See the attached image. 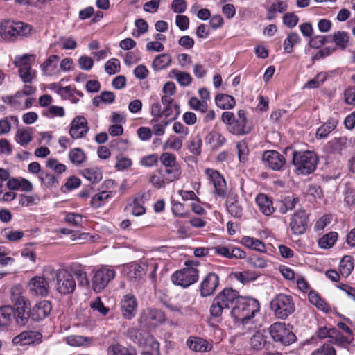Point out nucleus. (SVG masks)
I'll return each instance as SVG.
<instances>
[{
	"label": "nucleus",
	"mask_w": 355,
	"mask_h": 355,
	"mask_svg": "<svg viewBox=\"0 0 355 355\" xmlns=\"http://www.w3.org/2000/svg\"><path fill=\"white\" fill-rule=\"evenodd\" d=\"M259 310L260 304L257 300L240 296L232 309L231 315L236 321L244 324L254 318Z\"/></svg>",
	"instance_id": "nucleus-1"
},
{
	"label": "nucleus",
	"mask_w": 355,
	"mask_h": 355,
	"mask_svg": "<svg viewBox=\"0 0 355 355\" xmlns=\"http://www.w3.org/2000/svg\"><path fill=\"white\" fill-rule=\"evenodd\" d=\"M44 272L51 275L55 290L61 295H69L74 292L76 282L72 273L65 268L55 270L51 266L45 268Z\"/></svg>",
	"instance_id": "nucleus-2"
},
{
	"label": "nucleus",
	"mask_w": 355,
	"mask_h": 355,
	"mask_svg": "<svg viewBox=\"0 0 355 355\" xmlns=\"http://www.w3.org/2000/svg\"><path fill=\"white\" fill-rule=\"evenodd\" d=\"M240 297L238 291L232 288H226L220 292L214 299L210 306V314L212 317H220L224 309H228L236 303Z\"/></svg>",
	"instance_id": "nucleus-3"
},
{
	"label": "nucleus",
	"mask_w": 355,
	"mask_h": 355,
	"mask_svg": "<svg viewBox=\"0 0 355 355\" xmlns=\"http://www.w3.org/2000/svg\"><path fill=\"white\" fill-rule=\"evenodd\" d=\"M184 264V268L172 274L171 279L174 284L185 288L198 280L199 270L197 266L199 263L198 261H187Z\"/></svg>",
	"instance_id": "nucleus-4"
},
{
	"label": "nucleus",
	"mask_w": 355,
	"mask_h": 355,
	"mask_svg": "<svg viewBox=\"0 0 355 355\" xmlns=\"http://www.w3.org/2000/svg\"><path fill=\"white\" fill-rule=\"evenodd\" d=\"M10 301L12 306L17 312V324L24 326L29 319V313L26 311L29 303L26 300L22 288L15 286L11 288Z\"/></svg>",
	"instance_id": "nucleus-5"
},
{
	"label": "nucleus",
	"mask_w": 355,
	"mask_h": 355,
	"mask_svg": "<svg viewBox=\"0 0 355 355\" xmlns=\"http://www.w3.org/2000/svg\"><path fill=\"white\" fill-rule=\"evenodd\" d=\"M270 308L274 315L281 320L286 319L295 310L292 296L284 293H279L271 300Z\"/></svg>",
	"instance_id": "nucleus-6"
},
{
	"label": "nucleus",
	"mask_w": 355,
	"mask_h": 355,
	"mask_svg": "<svg viewBox=\"0 0 355 355\" xmlns=\"http://www.w3.org/2000/svg\"><path fill=\"white\" fill-rule=\"evenodd\" d=\"M31 26L22 21L5 20L0 24V35L2 39L13 41L18 37L28 36L31 34Z\"/></svg>",
	"instance_id": "nucleus-7"
},
{
	"label": "nucleus",
	"mask_w": 355,
	"mask_h": 355,
	"mask_svg": "<svg viewBox=\"0 0 355 355\" xmlns=\"http://www.w3.org/2000/svg\"><path fill=\"white\" fill-rule=\"evenodd\" d=\"M293 164L298 174L309 175L315 169L318 157L311 151L294 152Z\"/></svg>",
	"instance_id": "nucleus-8"
},
{
	"label": "nucleus",
	"mask_w": 355,
	"mask_h": 355,
	"mask_svg": "<svg viewBox=\"0 0 355 355\" xmlns=\"http://www.w3.org/2000/svg\"><path fill=\"white\" fill-rule=\"evenodd\" d=\"M269 331L275 342H279L284 345H290L296 340V336L291 330L290 324L285 322H275L270 327Z\"/></svg>",
	"instance_id": "nucleus-9"
},
{
	"label": "nucleus",
	"mask_w": 355,
	"mask_h": 355,
	"mask_svg": "<svg viewBox=\"0 0 355 355\" xmlns=\"http://www.w3.org/2000/svg\"><path fill=\"white\" fill-rule=\"evenodd\" d=\"M116 276L115 270L107 266H103L94 271L92 287L96 293L101 292Z\"/></svg>",
	"instance_id": "nucleus-10"
},
{
	"label": "nucleus",
	"mask_w": 355,
	"mask_h": 355,
	"mask_svg": "<svg viewBox=\"0 0 355 355\" xmlns=\"http://www.w3.org/2000/svg\"><path fill=\"white\" fill-rule=\"evenodd\" d=\"M205 174L209 177L214 185V193L216 197L225 198L227 193V187L224 177L216 170L207 168Z\"/></svg>",
	"instance_id": "nucleus-11"
},
{
	"label": "nucleus",
	"mask_w": 355,
	"mask_h": 355,
	"mask_svg": "<svg viewBox=\"0 0 355 355\" xmlns=\"http://www.w3.org/2000/svg\"><path fill=\"white\" fill-rule=\"evenodd\" d=\"M138 320L144 326L157 324L165 321V315L159 309L146 308L141 311Z\"/></svg>",
	"instance_id": "nucleus-12"
},
{
	"label": "nucleus",
	"mask_w": 355,
	"mask_h": 355,
	"mask_svg": "<svg viewBox=\"0 0 355 355\" xmlns=\"http://www.w3.org/2000/svg\"><path fill=\"white\" fill-rule=\"evenodd\" d=\"M264 165L273 171H280L286 164L285 157L276 150H267L263 153Z\"/></svg>",
	"instance_id": "nucleus-13"
},
{
	"label": "nucleus",
	"mask_w": 355,
	"mask_h": 355,
	"mask_svg": "<svg viewBox=\"0 0 355 355\" xmlns=\"http://www.w3.org/2000/svg\"><path fill=\"white\" fill-rule=\"evenodd\" d=\"M121 311L123 318L127 320L133 318L137 312V300L136 297L128 293L125 295L120 302Z\"/></svg>",
	"instance_id": "nucleus-14"
},
{
	"label": "nucleus",
	"mask_w": 355,
	"mask_h": 355,
	"mask_svg": "<svg viewBox=\"0 0 355 355\" xmlns=\"http://www.w3.org/2000/svg\"><path fill=\"white\" fill-rule=\"evenodd\" d=\"M89 130L87 119L82 116H76L71 121L69 133L73 139L85 137Z\"/></svg>",
	"instance_id": "nucleus-15"
},
{
	"label": "nucleus",
	"mask_w": 355,
	"mask_h": 355,
	"mask_svg": "<svg viewBox=\"0 0 355 355\" xmlns=\"http://www.w3.org/2000/svg\"><path fill=\"white\" fill-rule=\"evenodd\" d=\"M219 285V277L214 272L208 273L200 284V294L202 297L213 295Z\"/></svg>",
	"instance_id": "nucleus-16"
},
{
	"label": "nucleus",
	"mask_w": 355,
	"mask_h": 355,
	"mask_svg": "<svg viewBox=\"0 0 355 355\" xmlns=\"http://www.w3.org/2000/svg\"><path fill=\"white\" fill-rule=\"evenodd\" d=\"M308 218L304 211L295 213L291 218L290 228L293 234H302L306 229Z\"/></svg>",
	"instance_id": "nucleus-17"
},
{
	"label": "nucleus",
	"mask_w": 355,
	"mask_h": 355,
	"mask_svg": "<svg viewBox=\"0 0 355 355\" xmlns=\"http://www.w3.org/2000/svg\"><path fill=\"white\" fill-rule=\"evenodd\" d=\"M214 250L216 254L227 259H245L246 253L240 248L233 245H217Z\"/></svg>",
	"instance_id": "nucleus-18"
},
{
	"label": "nucleus",
	"mask_w": 355,
	"mask_h": 355,
	"mask_svg": "<svg viewBox=\"0 0 355 355\" xmlns=\"http://www.w3.org/2000/svg\"><path fill=\"white\" fill-rule=\"evenodd\" d=\"M189 348L196 352L206 353L210 352L212 348V341H208L201 337L190 336L187 340Z\"/></svg>",
	"instance_id": "nucleus-19"
},
{
	"label": "nucleus",
	"mask_w": 355,
	"mask_h": 355,
	"mask_svg": "<svg viewBox=\"0 0 355 355\" xmlns=\"http://www.w3.org/2000/svg\"><path fill=\"white\" fill-rule=\"evenodd\" d=\"M52 306L49 301L42 300L37 303L32 309L30 316L35 321L46 318L51 313Z\"/></svg>",
	"instance_id": "nucleus-20"
},
{
	"label": "nucleus",
	"mask_w": 355,
	"mask_h": 355,
	"mask_svg": "<svg viewBox=\"0 0 355 355\" xmlns=\"http://www.w3.org/2000/svg\"><path fill=\"white\" fill-rule=\"evenodd\" d=\"M28 287L31 293L35 295L45 296L49 293V283L43 277L36 276L31 278Z\"/></svg>",
	"instance_id": "nucleus-21"
},
{
	"label": "nucleus",
	"mask_w": 355,
	"mask_h": 355,
	"mask_svg": "<svg viewBox=\"0 0 355 355\" xmlns=\"http://www.w3.org/2000/svg\"><path fill=\"white\" fill-rule=\"evenodd\" d=\"M42 338L40 333L34 331H25L15 336L12 338V343L15 345H27L40 340Z\"/></svg>",
	"instance_id": "nucleus-22"
},
{
	"label": "nucleus",
	"mask_w": 355,
	"mask_h": 355,
	"mask_svg": "<svg viewBox=\"0 0 355 355\" xmlns=\"http://www.w3.org/2000/svg\"><path fill=\"white\" fill-rule=\"evenodd\" d=\"M126 336L135 344L140 347L146 345L149 338H153L146 331L135 327L129 328L127 331Z\"/></svg>",
	"instance_id": "nucleus-23"
},
{
	"label": "nucleus",
	"mask_w": 355,
	"mask_h": 355,
	"mask_svg": "<svg viewBox=\"0 0 355 355\" xmlns=\"http://www.w3.org/2000/svg\"><path fill=\"white\" fill-rule=\"evenodd\" d=\"M255 202L259 211L266 216H271L275 209L273 206V202L270 197L264 193H259L255 198Z\"/></svg>",
	"instance_id": "nucleus-24"
},
{
	"label": "nucleus",
	"mask_w": 355,
	"mask_h": 355,
	"mask_svg": "<svg viewBox=\"0 0 355 355\" xmlns=\"http://www.w3.org/2000/svg\"><path fill=\"white\" fill-rule=\"evenodd\" d=\"M298 202L299 198L293 194L284 195L277 200V207L280 214H284L293 209Z\"/></svg>",
	"instance_id": "nucleus-25"
},
{
	"label": "nucleus",
	"mask_w": 355,
	"mask_h": 355,
	"mask_svg": "<svg viewBox=\"0 0 355 355\" xmlns=\"http://www.w3.org/2000/svg\"><path fill=\"white\" fill-rule=\"evenodd\" d=\"M15 321L17 324V312L11 305L0 308V326L8 327Z\"/></svg>",
	"instance_id": "nucleus-26"
},
{
	"label": "nucleus",
	"mask_w": 355,
	"mask_h": 355,
	"mask_svg": "<svg viewBox=\"0 0 355 355\" xmlns=\"http://www.w3.org/2000/svg\"><path fill=\"white\" fill-rule=\"evenodd\" d=\"M58 61L59 57L58 55H50L40 66L43 74L46 76L59 74L60 69L58 68Z\"/></svg>",
	"instance_id": "nucleus-27"
},
{
	"label": "nucleus",
	"mask_w": 355,
	"mask_h": 355,
	"mask_svg": "<svg viewBox=\"0 0 355 355\" xmlns=\"http://www.w3.org/2000/svg\"><path fill=\"white\" fill-rule=\"evenodd\" d=\"M58 87L57 93L60 95L63 98L69 99L72 103H77L79 99L75 96V94L82 97L83 94L71 86L61 87L59 83H54L53 85Z\"/></svg>",
	"instance_id": "nucleus-28"
},
{
	"label": "nucleus",
	"mask_w": 355,
	"mask_h": 355,
	"mask_svg": "<svg viewBox=\"0 0 355 355\" xmlns=\"http://www.w3.org/2000/svg\"><path fill=\"white\" fill-rule=\"evenodd\" d=\"M123 272L131 281H140L143 279L145 272L144 268L138 263H132L124 268Z\"/></svg>",
	"instance_id": "nucleus-29"
},
{
	"label": "nucleus",
	"mask_w": 355,
	"mask_h": 355,
	"mask_svg": "<svg viewBox=\"0 0 355 355\" xmlns=\"http://www.w3.org/2000/svg\"><path fill=\"white\" fill-rule=\"evenodd\" d=\"M241 243L246 248L252 249L257 252H266V248L264 243L258 239L248 236H244L241 238Z\"/></svg>",
	"instance_id": "nucleus-30"
},
{
	"label": "nucleus",
	"mask_w": 355,
	"mask_h": 355,
	"mask_svg": "<svg viewBox=\"0 0 355 355\" xmlns=\"http://www.w3.org/2000/svg\"><path fill=\"white\" fill-rule=\"evenodd\" d=\"M107 355H137L133 347H126L119 343H114L107 348Z\"/></svg>",
	"instance_id": "nucleus-31"
},
{
	"label": "nucleus",
	"mask_w": 355,
	"mask_h": 355,
	"mask_svg": "<svg viewBox=\"0 0 355 355\" xmlns=\"http://www.w3.org/2000/svg\"><path fill=\"white\" fill-rule=\"evenodd\" d=\"M146 199V193H141L128 205V207L131 208V213L134 216H139L146 213V209L143 205L144 200Z\"/></svg>",
	"instance_id": "nucleus-32"
},
{
	"label": "nucleus",
	"mask_w": 355,
	"mask_h": 355,
	"mask_svg": "<svg viewBox=\"0 0 355 355\" xmlns=\"http://www.w3.org/2000/svg\"><path fill=\"white\" fill-rule=\"evenodd\" d=\"M205 141L211 148L218 149L224 145L226 139L220 132L211 131L207 135Z\"/></svg>",
	"instance_id": "nucleus-33"
},
{
	"label": "nucleus",
	"mask_w": 355,
	"mask_h": 355,
	"mask_svg": "<svg viewBox=\"0 0 355 355\" xmlns=\"http://www.w3.org/2000/svg\"><path fill=\"white\" fill-rule=\"evenodd\" d=\"M172 62L171 56L168 53L157 55L153 61L152 67L154 71H160L168 67Z\"/></svg>",
	"instance_id": "nucleus-34"
},
{
	"label": "nucleus",
	"mask_w": 355,
	"mask_h": 355,
	"mask_svg": "<svg viewBox=\"0 0 355 355\" xmlns=\"http://www.w3.org/2000/svg\"><path fill=\"white\" fill-rule=\"evenodd\" d=\"M333 334L329 340V343L336 345L338 346L346 348L347 347L353 340V337L345 336L343 335L336 328L332 331Z\"/></svg>",
	"instance_id": "nucleus-35"
},
{
	"label": "nucleus",
	"mask_w": 355,
	"mask_h": 355,
	"mask_svg": "<svg viewBox=\"0 0 355 355\" xmlns=\"http://www.w3.org/2000/svg\"><path fill=\"white\" fill-rule=\"evenodd\" d=\"M216 105L223 110L232 109L234 107L236 101L232 96L220 94L215 98Z\"/></svg>",
	"instance_id": "nucleus-36"
},
{
	"label": "nucleus",
	"mask_w": 355,
	"mask_h": 355,
	"mask_svg": "<svg viewBox=\"0 0 355 355\" xmlns=\"http://www.w3.org/2000/svg\"><path fill=\"white\" fill-rule=\"evenodd\" d=\"M227 130L235 135H243L248 132L246 129V122L244 119H234L232 123L227 127Z\"/></svg>",
	"instance_id": "nucleus-37"
},
{
	"label": "nucleus",
	"mask_w": 355,
	"mask_h": 355,
	"mask_svg": "<svg viewBox=\"0 0 355 355\" xmlns=\"http://www.w3.org/2000/svg\"><path fill=\"white\" fill-rule=\"evenodd\" d=\"M332 41L341 50H345L349 44V35L347 32L339 31L334 32L331 35Z\"/></svg>",
	"instance_id": "nucleus-38"
},
{
	"label": "nucleus",
	"mask_w": 355,
	"mask_h": 355,
	"mask_svg": "<svg viewBox=\"0 0 355 355\" xmlns=\"http://www.w3.org/2000/svg\"><path fill=\"white\" fill-rule=\"evenodd\" d=\"M338 121L333 119H329L327 123H324L318 128L316 132V137L318 139H323L327 137L337 126Z\"/></svg>",
	"instance_id": "nucleus-39"
},
{
	"label": "nucleus",
	"mask_w": 355,
	"mask_h": 355,
	"mask_svg": "<svg viewBox=\"0 0 355 355\" xmlns=\"http://www.w3.org/2000/svg\"><path fill=\"white\" fill-rule=\"evenodd\" d=\"M169 76L172 78H175L178 83L183 87L189 86L192 81V77L189 73L177 69L171 70Z\"/></svg>",
	"instance_id": "nucleus-40"
},
{
	"label": "nucleus",
	"mask_w": 355,
	"mask_h": 355,
	"mask_svg": "<svg viewBox=\"0 0 355 355\" xmlns=\"http://www.w3.org/2000/svg\"><path fill=\"white\" fill-rule=\"evenodd\" d=\"M112 191H103L95 194L91 200V206L94 208H98L104 205L108 199L112 197Z\"/></svg>",
	"instance_id": "nucleus-41"
},
{
	"label": "nucleus",
	"mask_w": 355,
	"mask_h": 355,
	"mask_svg": "<svg viewBox=\"0 0 355 355\" xmlns=\"http://www.w3.org/2000/svg\"><path fill=\"white\" fill-rule=\"evenodd\" d=\"M33 130L31 128L19 129L15 135L16 141L21 146H26L32 140Z\"/></svg>",
	"instance_id": "nucleus-42"
},
{
	"label": "nucleus",
	"mask_w": 355,
	"mask_h": 355,
	"mask_svg": "<svg viewBox=\"0 0 355 355\" xmlns=\"http://www.w3.org/2000/svg\"><path fill=\"white\" fill-rule=\"evenodd\" d=\"M202 146V139L199 135H196L190 138L188 141L187 148L192 155L198 156L201 153Z\"/></svg>",
	"instance_id": "nucleus-43"
},
{
	"label": "nucleus",
	"mask_w": 355,
	"mask_h": 355,
	"mask_svg": "<svg viewBox=\"0 0 355 355\" xmlns=\"http://www.w3.org/2000/svg\"><path fill=\"white\" fill-rule=\"evenodd\" d=\"M161 118H153L150 121L153 132L157 136H162L165 133L166 128L170 121L166 119L160 120Z\"/></svg>",
	"instance_id": "nucleus-44"
},
{
	"label": "nucleus",
	"mask_w": 355,
	"mask_h": 355,
	"mask_svg": "<svg viewBox=\"0 0 355 355\" xmlns=\"http://www.w3.org/2000/svg\"><path fill=\"white\" fill-rule=\"evenodd\" d=\"M81 174L91 183H97L102 179V172L98 168H85Z\"/></svg>",
	"instance_id": "nucleus-45"
},
{
	"label": "nucleus",
	"mask_w": 355,
	"mask_h": 355,
	"mask_svg": "<svg viewBox=\"0 0 355 355\" xmlns=\"http://www.w3.org/2000/svg\"><path fill=\"white\" fill-rule=\"evenodd\" d=\"M69 158L72 164L80 165L85 162L87 157L80 148H74L69 151Z\"/></svg>",
	"instance_id": "nucleus-46"
},
{
	"label": "nucleus",
	"mask_w": 355,
	"mask_h": 355,
	"mask_svg": "<svg viewBox=\"0 0 355 355\" xmlns=\"http://www.w3.org/2000/svg\"><path fill=\"white\" fill-rule=\"evenodd\" d=\"M338 239V234L331 232L322 236L318 241V245L321 248L328 249L331 248Z\"/></svg>",
	"instance_id": "nucleus-47"
},
{
	"label": "nucleus",
	"mask_w": 355,
	"mask_h": 355,
	"mask_svg": "<svg viewBox=\"0 0 355 355\" xmlns=\"http://www.w3.org/2000/svg\"><path fill=\"white\" fill-rule=\"evenodd\" d=\"M35 56L33 54H24L22 56H17L14 61V64L19 69L22 68H28L32 67V62H34Z\"/></svg>",
	"instance_id": "nucleus-48"
},
{
	"label": "nucleus",
	"mask_w": 355,
	"mask_h": 355,
	"mask_svg": "<svg viewBox=\"0 0 355 355\" xmlns=\"http://www.w3.org/2000/svg\"><path fill=\"white\" fill-rule=\"evenodd\" d=\"M184 139L182 137L171 136L164 143L163 149H172L178 151L182 148Z\"/></svg>",
	"instance_id": "nucleus-49"
},
{
	"label": "nucleus",
	"mask_w": 355,
	"mask_h": 355,
	"mask_svg": "<svg viewBox=\"0 0 355 355\" xmlns=\"http://www.w3.org/2000/svg\"><path fill=\"white\" fill-rule=\"evenodd\" d=\"M142 347L144 348L142 355H160L159 343L154 338H149L148 342Z\"/></svg>",
	"instance_id": "nucleus-50"
},
{
	"label": "nucleus",
	"mask_w": 355,
	"mask_h": 355,
	"mask_svg": "<svg viewBox=\"0 0 355 355\" xmlns=\"http://www.w3.org/2000/svg\"><path fill=\"white\" fill-rule=\"evenodd\" d=\"M354 268V263L350 256H345L340 262L339 270L340 274L347 277H348Z\"/></svg>",
	"instance_id": "nucleus-51"
},
{
	"label": "nucleus",
	"mask_w": 355,
	"mask_h": 355,
	"mask_svg": "<svg viewBox=\"0 0 355 355\" xmlns=\"http://www.w3.org/2000/svg\"><path fill=\"white\" fill-rule=\"evenodd\" d=\"M182 175L180 166L166 168L164 176L168 183L179 180Z\"/></svg>",
	"instance_id": "nucleus-52"
},
{
	"label": "nucleus",
	"mask_w": 355,
	"mask_h": 355,
	"mask_svg": "<svg viewBox=\"0 0 355 355\" xmlns=\"http://www.w3.org/2000/svg\"><path fill=\"white\" fill-rule=\"evenodd\" d=\"M73 275H75L78 279L79 285L89 284V281L87 277V273L82 266H73L71 268Z\"/></svg>",
	"instance_id": "nucleus-53"
},
{
	"label": "nucleus",
	"mask_w": 355,
	"mask_h": 355,
	"mask_svg": "<svg viewBox=\"0 0 355 355\" xmlns=\"http://www.w3.org/2000/svg\"><path fill=\"white\" fill-rule=\"evenodd\" d=\"M114 99L115 95L112 92L105 91L100 96L94 97L92 101L93 105L98 107L101 103L111 104L114 101Z\"/></svg>",
	"instance_id": "nucleus-54"
},
{
	"label": "nucleus",
	"mask_w": 355,
	"mask_h": 355,
	"mask_svg": "<svg viewBox=\"0 0 355 355\" xmlns=\"http://www.w3.org/2000/svg\"><path fill=\"white\" fill-rule=\"evenodd\" d=\"M309 302L317 306L322 311H328L329 307L327 303L324 302L323 299L320 297L318 293L314 291H311L309 293Z\"/></svg>",
	"instance_id": "nucleus-55"
},
{
	"label": "nucleus",
	"mask_w": 355,
	"mask_h": 355,
	"mask_svg": "<svg viewBox=\"0 0 355 355\" xmlns=\"http://www.w3.org/2000/svg\"><path fill=\"white\" fill-rule=\"evenodd\" d=\"M301 39L296 33H290L284 42V49L286 52L291 53L293 52V46L300 42Z\"/></svg>",
	"instance_id": "nucleus-56"
},
{
	"label": "nucleus",
	"mask_w": 355,
	"mask_h": 355,
	"mask_svg": "<svg viewBox=\"0 0 355 355\" xmlns=\"http://www.w3.org/2000/svg\"><path fill=\"white\" fill-rule=\"evenodd\" d=\"M39 179L47 187H57L59 185L58 177L44 171L41 173Z\"/></svg>",
	"instance_id": "nucleus-57"
},
{
	"label": "nucleus",
	"mask_w": 355,
	"mask_h": 355,
	"mask_svg": "<svg viewBox=\"0 0 355 355\" xmlns=\"http://www.w3.org/2000/svg\"><path fill=\"white\" fill-rule=\"evenodd\" d=\"M159 161L166 168L180 166L176 156L169 152L163 153L159 157Z\"/></svg>",
	"instance_id": "nucleus-58"
},
{
	"label": "nucleus",
	"mask_w": 355,
	"mask_h": 355,
	"mask_svg": "<svg viewBox=\"0 0 355 355\" xmlns=\"http://www.w3.org/2000/svg\"><path fill=\"white\" fill-rule=\"evenodd\" d=\"M180 114V107L178 104H171L164 107V116L167 121L175 120Z\"/></svg>",
	"instance_id": "nucleus-59"
},
{
	"label": "nucleus",
	"mask_w": 355,
	"mask_h": 355,
	"mask_svg": "<svg viewBox=\"0 0 355 355\" xmlns=\"http://www.w3.org/2000/svg\"><path fill=\"white\" fill-rule=\"evenodd\" d=\"M11 122L18 123V119L15 116H10L0 120V135L7 134L11 129Z\"/></svg>",
	"instance_id": "nucleus-60"
},
{
	"label": "nucleus",
	"mask_w": 355,
	"mask_h": 355,
	"mask_svg": "<svg viewBox=\"0 0 355 355\" xmlns=\"http://www.w3.org/2000/svg\"><path fill=\"white\" fill-rule=\"evenodd\" d=\"M18 73L24 83H31L36 76V72L32 69V67L19 69Z\"/></svg>",
	"instance_id": "nucleus-61"
},
{
	"label": "nucleus",
	"mask_w": 355,
	"mask_h": 355,
	"mask_svg": "<svg viewBox=\"0 0 355 355\" xmlns=\"http://www.w3.org/2000/svg\"><path fill=\"white\" fill-rule=\"evenodd\" d=\"M227 209L228 213L235 218H240L243 214V209L237 200H227Z\"/></svg>",
	"instance_id": "nucleus-62"
},
{
	"label": "nucleus",
	"mask_w": 355,
	"mask_h": 355,
	"mask_svg": "<svg viewBox=\"0 0 355 355\" xmlns=\"http://www.w3.org/2000/svg\"><path fill=\"white\" fill-rule=\"evenodd\" d=\"M251 347L257 350L262 349L266 343V338L260 331L256 332L250 338Z\"/></svg>",
	"instance_id": "nucleus-63"
},
{
	"label": "nucleus",
	"mask_w": 355,
	"mask_h": 355,
	"mask_svg": "<svg viewBox=\"0 0 355 355\" xmlns=\"http://www.w3.org/2000/svg\"><path fill=\"white\" fill-rule=\"evenodd\" d=\"M311 355H337L331 343H324L311 352Z\"/></svg>",
	"instance_id": "nucleus-64"
}]
</instances>
